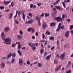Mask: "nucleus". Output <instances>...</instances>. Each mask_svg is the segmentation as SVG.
<instances>
[{"label":"nucleus","instance_id":"f257e3e1","mask_svg":"<svg viewBox=\"0 0 73 73\" xmlns=\"http://www.w3.org/2000/svg\"><path fill=\"white\" fill-rule=\"evenodd\" d=\"M54 20L57 21L58 22H60V21H61L62 18H61L60 17H55L54 18Z\"/></svg>","mask_w":73,"mask_h":73},{"label":"nucleus","instance_id":"f03ea898","mask_svg":"<svg viewBox=\"0 0 73 73\" xmlns=\"http://www.w3.org/2000/svg\"><path fill=\"white\" fill-rule=\"evenodd\" d=\"M62 66V65H60L57 67V68L55 69V72H58L59 70L61 69Z\"/></svg>","mask_w":73,"mask_h":73},{"label":"nucleus","instance_id":"7ed1b4c3","mask_svg":"<svg viewBox=\"0 0 73 73\" xmlns=\"http://www.w3.org/2000/svg\"><path fill=\"white\" fill-rule=\"evenodd\" d=\"M66 53L65 52L64 53L62 54L60 56V60H61L62 61L64 60V57H65V56Z\"/></svg>","mask_w":73,"mask_h":73},{"label":"nucleus","instance_id":"20e7f679","mask_svg":"<svg viewBox=\"0 0 73 73\" xmlns=\"http://www.w3.org/2000/svg\"><path fill=\"white\" fill-rule=\"evenodd\" d=\"M47 27V25L46 23H44L42 25V28L43 29H45V28Z\"/></svg>","mask_w":73,"mask_h":73},{"label":"nucleus","instance_id":"39448f33","mask_svg":"<svg viewBox=\"0 0 73 73\" xmlns=\"http://www.w3.org/2000/svg\"><path fill=\"white\" fill-rule=\"evenodd\" d=\"M5 41L7 42H11V40L9 38H7L6 39H5Z\"/></svg>","mask_w":73,"mask_h":73},{"label":"nucleus","instance_id":"423d86ee","mask_svg":"<svg viewBox=\"0 0 73 73\" xmlns=\"http://www.w3.org/2000/svg\"><path fill=\"white\" fill-rule=\"evenodd\" d=\"M33 21H34V20H31L27 21H26V24H32Z\"/></svg>","mask_w":73,"mask_h":73},{"label":"nucleus","instance_id":"0eeeda50","mask_svg":"<svg viewBox=\"0 0 73 73\" xmlns=\"http://www.w3.org/2000/svg\"><path fill=\"white\" fill-rule=\"evenodd\" d=\"M19 63L20 65H23V61L21 59H20L19 60Z\"/></svg>","mask_w":73,"mask_h":73},{"label":"nucleus","instance_id":"6e6552de","mask_svg":"<svg viewBox=\"0 0 73 73\" xmlns=\"http://www.w3.org/2000/svg\"><path fill=\"white\" fill-rule=\"evenodd\" d=\"M0 66L2 68H3L5 67V64L4 63V62H2L0 64Z\"/></svg>","mask_w":73,"mask_h":73},{"label":"nucleus","instance_id":"1a4fd4ad","mask_svg":"<svg viewBox=\"0 0 73 73\" xmlns=\"http://www.w3.org/2000/svg\"><path fill=\"white\" fill-rule=\"evenodd\" d=\"M55 7L56 9H58V10H59V11H62V9L63 8H62L60 6H56Z\"/></svg>","mask_w":73,"mask_h":73},{"label":"nucleus","instance_id":"9d476101","mask_svg":"<svg viewBox=\"0 0 73 73\" xmlns=\"http://www.w3.org/2000/svg\"><path fill=\"white\" fill-rule=\"evenodd\" d=\"M67 17V15L66 14H64L62 15V19H65V18H66Z\"/></svg>","mask_w":73,"mask_h":73},{"label":"nucleus","instance_id":"9b49d317","mask_svg":"<svg viewBox=\"0 0 73 73\" xmlns=\"http://www.w3.org/2000/svg\"><path fill=\"white\" fill-rule=\"evenodd\" d=\"M5 32H8L9 31V27H6L4 29Z\"/></svg>","mask_w":73,"mask_h":73},{"label":"nucleus","instance_id":"f8f14e48","mask_svg":"<svg viewBox=\"0 0 73 73\" xmlns=\"http://www.w3.org/2000/svg\"><path fill=\"white\" fill-rule=\"evenodd\" d=\"M13 16V13H11L9 14V19H12V17Z\"/></svg>","mask_w":73,"mask_h":73},{"label":"nucleus","instance_id":"ddd939ff","mask_svg":"<svg viewBox=\"0 0 73 73\" xmlns=\"http://www.w3.org/2000/svg\"><path fill=\"white\" fill-rule=\"evenodd\" d=\"M28 44L29 45V46H30V47H32L34 45V43H30L29 42L28 43Z\"/></svg>","mask_w":73,"mask_h":73},{"label":"nucleus","instance_id":"4468645a","mask_svg":"<svg viewBox=\"0 0 73 73\" xmlns=\"http://www.w3.org/2000/svg\"><path fill=\"white\" fill-rule=\"evenodd\" d=\"M11 1H10L8 2V1L7 2V1H4V4H5V5H7V4H9V3H11Z\"/></svg>","mask_w":73,"mask_h":73},{"label":"nucleus","instance_id":"2eb2a0df","mask_svg":"<svg viewBox=\"0 0 73 73\" xmlns=\"http://www.w3.org/2000/svg\"><path fill=\"white\" fill-rule=\"evenodd\" d=\"M25 15L24 13H22V18L24 21L25 20Z\"/></svg>","mask_w":73,"mask_h":73},{"label":"nucleus","instance_id":"dca6fc26","mask_svg":"<svg viewBox=\"0 0 73 73\" xmlns=\"http://www.w3.org/2000/svg\"><path fill=\"white\" fill-rule=\"evenodd\" d=\"M1 37H2L3 38H5V34L4 33V32H2L1 34Z\"/></svg>","mask_w":73,"mask_h":73},{"label":"nucleus","instance_id":"f3484780","mask_svg":"<svg viewBox=\"0 0 73 73\" xmlns=\"http://www.w3.org/2000/svg\"><path fill=\"white\" fill-rule=\"evenodd\" d=\"M18 37L19 40H22V39L23 38V36L21 35H19Z\"/></svg>","mask_w":73,"mask_h":73},{"label":"nucleus","instance_id":"a211bd4d","mask_svg":"<svg viewBox=\"0 0 73 73\" xmlns=\"http://www.w3.org/2000/svg\"><path fill=\"white\" fill-rule=\"evenodd\" d=\"M50 27H53L55 26V25H56V23H50Z\"/></svg>","mask_w":73,"mask_h":73},{"label":"nucleus","instance_id":"6ab92c4d","mask_svg":"<svg viewBox=\"0 0 73 73\" xmlns=\"http://www.w3.org/2000/svg\"><path fill=\"white\" fill-rule=\"evenodd\" d=\"M69 31H68L66 33L65 35L66 37H68V36H69Z\"/></svg>","mask_w":73,"mask_h":73},{"label":"nucleus","instance_id":"aec40b11","mask_svg":"<svg viewBox=\"0 0 73 73\" xmlns=\"http://www.w3.org/2000/svg\"><path fill=\"white\" fill-rule=\"evenodd\" d=\"M17 52L19 55L20 56H22V53L21 52V51H20V50H18L17 51Z\"/></svg>","mask_w":73,"mask_h":73},{"label":"nucleus","instance_id":"412c9836","mask_svg":"<svg viewBox=\"0 0 73 73\" xmlns=\"http://www.w3.org/2000/svg\"><path fill=\"white\" fill-rule=\"evenodd\" d=\"M51 57V54H50L48 56H47L45 58L46 60H48V59L50 58Z\"/></svg>","mask_w":73,"mask_h":73},{"label":"nucleus","instance_id":"4be33fe9","mask_svg":"<svg viewBox=\"0 0 73 73\" xmlns=\"http://www.w3.org/2000/svg\"><path fill=\"white\" fill-rule=\"evenodd\" d=\"M60 1V0H57V1H56V2L54 3H53L54 5H55L57 4L58 2H59V1Z\"/></svg>","mask_w":73,"mask_h":73},{"label":"nucleus","instance_id":"5701e85b","mask_svg":"<svg viewBox=\"0 0 73 73\" xmlns=\"http://www.w3.org/2000/svg\"><path fill=\"white\" fill-rule=\"evenodd\" d=\"M11 56L12 57L15 58V57H16V53H15V52H14L12 54H11Z\"/></svg>","mask_w":73,"mask_h":73},{"label":"nucleus","instance_id":"b1692460","mask_svg":"<svg viewBox=\"0 0 73 73\" xmlns=\"http://www.w3.org/2000/svg\"><path fill=\"white\" fill-rule=\"evenodd\" d=\"M69 44L68 43L66 44L64 46V48H66L69 47Z\"/></svg>","mask_w":73,"mask_h":73},{"label":"nucleus","instance_id":"393cba45","mask_svg":"<svg viewBox=\"0 0 73 73\" xmlns=\"http://www.w3.org/2000/svg\"><path fill=\"white\" fill-rule=\"evenodd\" d=\"M50 32L49 31H46L45 34L46 35H50Z\"/></svg>","mask_w":73,"mask_h":73},{"label":"nucleus","instance_id":"a878e982","mask_svg":"<svg viewBox=\"0 0 73 73\" xmlns=\"http://www.w3.org/2000/svg\"><path fill=\"white\" fill-rule=\"evenodd\" d=\"M38 66L39 68H40L42 66V64L39 63L38 64Z\"/></svg>","mask_w":73,"mask_h":73},{"label":"nucleus","instance_id":"bb28decb","mask_svg":"<svg viewBox=\"0 0 73 73\" xmlns=\"http://www.w3.org/2000/svg\"><path fill=\"white\" fill-rule=\"evenodd\" d=\"M44 51L43 49H41L40 50V52L41 54H43V52H44Z\"/></svg>","mask_w":73,"mask_h":73},{"label":"nucleus","instance_id":"cd10ccee","mask_svg":"<svg viewBox=\"0 0 73 73\" xmlns=\"http://www.w3.org/2000/svg\"><path fill=\"white\" fill-rule=\"evenodd\" d=\"M12 56V53L11 52L10 54L7 56V58H10Z\"/></svg>","mask_w":73,"mask_h":73},{"label":"nucleus","instance_id":"c85d7f7f","mask_svg":"<svg viewBox=\"0 0 73 73\" xmlns=\"http://www.w3.org/2000/svg\"><path fill=\"white\" fill-rule=\"evenodd\" d=\"M28 15H29V16H30V17H32V16H33V15H32V13H30L29 12V13Z\"/></svg>","mask_w":73,"mask_h":73},{"label":"nucleus","instance_id":"c756f323","mask_svg":"<svg viewBox=\"0 0 73 73\" xmlns=\"http://www.w3.org/2000/svg\"><path fill=\"white\" fill-rule=\"evenodd\" d=\"M54 62L55 64H57L58 63V61L56 59H55L54 60Z\"/></svg>","mask_w":73,"mask_h":73},{"label":"nucleus","instance_id":"7c9ffc66","mask_svg":"<svg viewBox=\"0 0 73 73\" xmlns=\"http://www.w3.org/2000/svg\"><path fill=\"white\" fill-rule=\"evenodd\" d=\"M62 4L64 7L65 8H66V5L65 4V3L64 2H62Z\"/></svg>","mask_w":73,"mask_h":73},{"label":"nucleus","instance_id":"2f4dec72","mask_svg":"<svg viewBox=\"0 0 73 73\" xmlns=\"http://www.w3.org/2000/svg\"><path fill=\"white\" fill-rule=\"evenodd\" d=\"M21 44H20L18 45V49H21Z\"/></svg>","mask_w":73,"mask_h":73},{"label":"nucleus","instance_id":"473e14b6","mask_svg":"<svg viewBox=\"0 0 73 73\" xmlns=\"http://www.w3.org/2000/svg\"><path fill=\"white\" fill-rule=\"evenodd\" d=\"M16 45V44L13 43L12 44V45L11 46L13 48H14V47H15Z\"/></svg>","mask_w":73,"mask_h":73},{"label":"nucleus","instance_id":"72a5a7b5","mask_svg":"<svg viewBox=\"0 0 73 73\" xmlns=\"http://www.w3.org/2000/svg\"><path fill=\"white\" fill-rule=\"evenodd\" d=\"M32 28H29L27 29V31H28V32H31V31H32Z\"/></svg>","mask_w":73,"mask_h":73},{"label":"nucleus","instance_id":"f704fd0d","mask_svg":"<svg viewBox=\"0 0 73 73\" xmlns=\"http://www.w3.org/2000/svg\"><path fill=\"white\" fill-rule=\"evenodd\" d=\"M35 19L36 20H38V21H39V20H40V19L37 16L36 17Z\"/></svg>","mask_w":73,"mask_h":73},{"label":"nucleus","instance_id":"c9c22d12","mask_svg":"<svg viewBox=\"0 0 73 73\" xmlns=\"http://www.w3.org/2000/svg\"><path fill=\"white\" fill-rule=\"evenodd\" d=\"M50 40H52L53 41L54 40V37H51L49 38Z\"/></svg>","mask_w":73,"mask_h":73},{"label":"nucleus","instance_id":"e433bc0d","mask_svg":"<svg viewBox=\"0 0 73 73\" xmlns=\"http://www.w3.org/2000/svg\"><path fill=\"white\" fill-rule=\"evenodd\" d=\"M60 27H58V28L56 30V32H58L60 31Z\"/></svg>","mask_w":73,"mask_h":73},{"label":"nucleus","instance_id":"4c0bfd02","mask_svg":"<svg viewBox=\"0 0 73 73\" xmlns=\"http://www.w3.org/2000/svg\"><path fill=\"white\" fill-rule=\"evenodd\" d=\"M49 16V13L45 14V17H48V16Z\"/></svg>","mask_w":73,"mask_h":73},{"label":"nucleus","instance_id":"58836bf2","mask_svg":"<svg viewBox=\"0 0 73 73\" xmlns=\"http://www.w3.org/2000/svg\"><path fill=\"white\" fill-rule=\"evenodd\" d=\"M0 9H1V10H2V9H4V7L3 6H0Z\"/></svg>","mask_w":73,"mask_h":73},{"label":"nucleus","instance_id":"ea45409f","mask_svg":"<svg viewBox=\"0 0 73 73\" xmlns=\"http://www.w3.org/2000/svg\"><path fill=\"white\" fill-rule=\"evenodd\" d=\"M73 28V25H70V29L71 30Z\"/></svg>","mask_w":73,"mask_h":73},{"label":"nucleus","instance_id":"a19ab883","mask_svg":"<svg viewBox=\"0 0 73 73\" xmlns=\"http://www.w3.org/2000/svg\"><path fill=\"white\" fill-rule=\"evenodd\" d=\"M31 49H33V51H34V50H35V49H36V48L35 47H32L31 48Z\"/></svg>","mask_w":73,"mask_h":73},{"label":"nucleus","instance_id":"79ce46f5","mask_svg":"<svg viewBox=\"0 0 73 73\" xmlns=\"http://www.w3.org/2000/svg\"><path fill=\"white\" fill-rule=\"evenodd\" d=\"M15 22L16 24H18L19 23V22L18 21H17V19H16L15 20Z\"/></svg>","mask_w":73,"mask_h":73},{"label":"nucleus","instance_id":"37998d69","mask_svg":"<svg viewBox=\"0 0 73 73\" xmlns=\"http://www.w3.org/2000/svg\"><path fill=\"white\" fill-rule=\"evenodd\" d=\"M47 55V52H45L44 55V57H45Z\"/></svg>","mask_w":73,"mask_h":73},{"label":"nucleus","instance_id":"c03bdc74","mask_svg":"<svg viewBox=\"0 0 73 73\" xmlns=\"http://www.w3.org/2000/svg\"><path fill=\"white\" fill-rule=\"evenodd\" d=\"M15 62V59L13 58H12L11 60V63H13Z\"/></svg>","mask_w":73,"mask_h":73},{"label":"nucleus","instance_id":"a18cd8bd","mask_svg":"<svg viewBox=\"0 0 73 73\" xmlns=\"http://www.w3.org/2000/svg\"><path fill=\"white\" fill-rule=\"evenodd\" d=\"M34 46H37L38 45V43H36L35 44H34Z\"/></svg>","mask_w":73,"mask_h":73},{"label":"nucleus","instance_id":"49530a36","mask_svg":"<svg viewBox=\"0 0 73 73\" xmlns=\"http://www.w3.org/2000/svg\"><path fill=\"white\" fill-rule=\"evenodd\" d=\"M1 58L2 60H5V59H7V57H2Z\"/></svg>","mask_w":73,"mask_h":73},{"label":"nucleus","instance_id":"de8ad7c7","mask_svg":"<svg viewBox=\"0 0 73 73\" xmlns=\"http://www.w3.org/2000/svg\"><path fill=\"white\" fill-rule=\"evenodd\" d=\"M32 31V33H33V32H35V30L33 28H32L31 29Z\"/></svg>","mask_w":73,"mask_h":73},{"label":"nucleus","instance_id":"09e8293b","mask_svg":"<svg viewBox=\"0 0 73 73\" xmlns=\"http://www.w3.org/2000/svg\"><path fill=\"white\" fill-rule=\"evenodd\" d=\"M27 64H28V65H30V62L29 60H28L27 61Z\"/></svg>","mask_w":73,"mask_h":73},{"label":"nucleus","instance_id":"8fccbe9b","mask_svg":"<svg viewBox=\"0 0 73 73\" xmlns=\"http://www.w3.org/2000/svg\"><path fill=\"white\" fill-rule=\"evenodd\" d=\"M71 73V70H70L68 71H66V73Z\"/></svg>","mask_w":73,"mask_h":73},{"label":"nucleus","instance_id":"3c124183","mask_svg":"<svg viewBox=\"0 0 73 73\" xmlns=\"http://www.w3.org/2000/svg\"><path fill=\"white\" fill-rule=\"evenodd\" d=\"M64 26H60V29H62V30L64 29Z\"/></svg>","mask_w":73,"mask_h":73},{"label":"nucleus","instance_id":"603ef678","mask_svg":"<svg viewBox=\"0 0 73 73\" xmlns=\"http://www.w3.org/2000/svg\"><path fill=\"white\" fill-rule=\"evenodd\" d=\"M14 5V2H12L11 3V6L13 7V6Z\"/></svg>","mask_w":73,"mask_h":73},{"label":"nucleus","instance_id":"864d4df0","mask_svg":"<svg viewBox=\"0 0 73 73\" xmlns=\"http://www.w3.org/2000/svg\"><path fill=\"white\" fill-rule=\"evenodd\" d=\"M5 12H9V9H7L5 11Z\"/></svg>","mask_w":73,"mask_h":73},{"label":"nucleus","instance_id":"5fc2aeb1","mask_svg":"<svg viewBox=\"0 0 73 73\" xmlns=\"http://www.w3.org/2000/svg\"><path fill=\"white\" fill-rule=\"evenodd\" d=\"M42 38L43 39H44L45 38V35L44 34H43L42 35Z\"/></svg>","mask_w":73,"mask_h":73},{"label":"nucleus","instance_id":"6e6d98bb","mask_svg":"<svg viewBox=\"0 0 73 73\" xmlns=\"http://www.w3.org/2000/svg\"><path fill=\"white\" fill-rule=\"evenodd\" d=\"M7 64H11V63L9 61H8L7 62Z\"/></svg>","mask_w":73,"mask_h":73},{"label":"nucleus","instance_id":"4d7b16f0","mask_svg":"<svg viewBox=\"0 0 73 73\" xmlns=\"http://www.w3.org/2000/svg\"><path fill=\"white\" fill-rule=\"evenodd\" d=\"M45 41L44 40H42L40 41V42H44Z\"/></svg>","mask_w":73,"mask_h":73},{"label":"nucleus","instance_id":"13d9d810","mask_svg":"<svg viewBox=\"0 0 73 73\" xmlns=\"http://www.w3.org/2000/svg\"><path fill=\"white\" fill-rule=\"evenodd\" d=\"M19 33L21 35H23V33L22 32V31L20 30L19 31Z\"/></svg>","mask_w":73,"mask_h":73},{"label":"nucleus","instance_id":"bf43d9fd","mask_svg":"<svg viewBox=\"0 0 73 73\" xmlns=\"http://www.w3.org/2000/svg\"><path fill=\"white\" fill-rule=\"evenodd\" d=\"M37 5H38V6H40L41 5L42 3H37Z\"/></svg>","mask_w":73,"mask_h":73},{"label":"nucleus","instance_id":"052dcab7","mask_svg":"<svg viewBox=\"0 0 73 73\" xmlns=\"http://www.w3.org/2000/svg\"><path fill=\"white\" fill-rule=\"evenodd\" d=\"M35 35L36 36H38V33L37 32H36L35 33Z\"/></svg>","mask_w":73,"mask_h":73},{"label":"nucleus","instance_id":"680f3d73","mask_svg":"<svg viewBox=\"0 0 73 73\" xmlns=\"http://www.w3.org/2000/svg\"><path fill=\"white\" fill-rule=\"evenodd\" d=\"M45 14L44 13H42L40 16V17H43L44 16Z\"/></svg>","mask_w":73,"mask_h":73},{"label":"nucleus","instance_id":"e2e57ef3","mask_svg":"<svg viewBox=\"0 0 73 73\" xmlns=\"http://www.w3.org/2000/svg\"><path fill=\"white\" fill-rule=\"evenodd\" d=\"M66 20L68 23H70V20L69 19H67Z\"/></svg>","mask_w":73,"mask_h":73},{"label":"nucleus","instance_id":"0e129e2a","mask_svg":"<svg viewBox=\"0 0 73 73\" xmlns=\"http://www.w3.org/2000/svg\"><path fill=\"white\" fill-rule=\"evenodd\" d=\"M38 25L39 26L41 25V23L40 22V19L38 21Z\"/></svg>","mask_w":73,"mask_h":73},{"label":"nucleus","instance_id":"69168bd1","mask_svg":"<svg viewBox=\"0 0 73 73\" xmlns=\"http://www.w3.org/2000/svg\"><path fill=\"white\" fill-rule=\"evenodd\" d=\"M33 7V4H31L30 5V8H32Z\"/></svg>","mask_w":73,"mask_h":73},{"label":"nucleus","instance_id":"338daca9","mask_svg":"<svg viewBox=\"0 0 73 73\" xmlns=\"http://www.w3.org/2000/svg\"><path fill=\"white\" fill-rule=\"evenodd\" d=\"M16 44H18V45L20 44V43L18 42H16Z\"/></svg>","mask_w":73,"mask_h":73},{"label":"nucleus","instance_id":"774afa93","mask_svg":"<svg viewBox=\"0 0 73 73\" xmlns=\"http://www.w3.org/2000/svg\"><path fill=\"white\" fill-rule=\"evenodd\" d=\"M54 49V46H53L51 48V50H53Z\"/></svg>","mask_w":73,"mask_h":73}]
</instances>
